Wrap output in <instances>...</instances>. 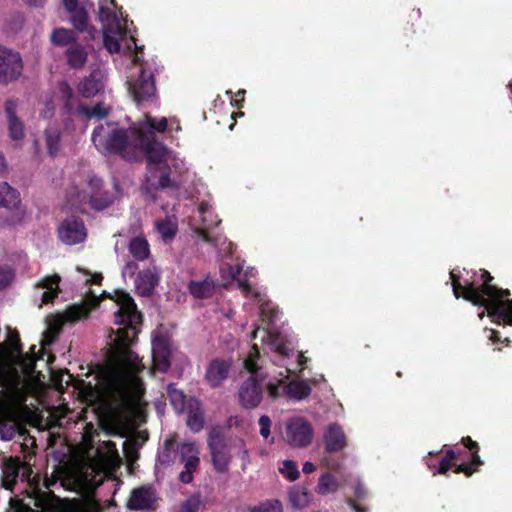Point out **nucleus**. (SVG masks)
<instances>
[{
    "instance_id": "603ef678",
    "label": "nucleus",
    "mask_w": 512,
    "mask_h": 512,
    "mask_svg": "<svg viewBox=\"0 0 512 512\" xmlns=\"http://www.w3.org/2000/svg\"><path fill=\"white\" fill-rule=\"evenodd\" d=\"M259 426H260V435L264 438V439H268L270 434H271V425H272V422H271V419L266 416V415H262L260 418H259Z\"/></svg>"
},
{
    "instance_id": "ddd939ff",
    "label": "nucleus",
    "mask_w": 512,
    "mask_h": 512,
    "mask_svg": "<svg viewBox=\"0 0 512 512\" xmlns=\"http://www.w3.org/2000/svg\"><path fill=\"white\" fill-rule=\"evenodd\" d=\"M99 301L100 298L97 294L90 291L85 298L84 304H74L69 306L63 313L48 316L46 320L47 328L41 340L42 347L49 346L53 343L64 324L74 323L87 317L90 308L97 306Z\"/></svg>"
},
{
    "instance_id": "49530a36",
    "label": "nucleus",
    "mask_w": 512,
    "mask_h": 512,
    "mask_svg": "<svg viewBox=\"0 0 512 512\" xmlns=\"http://www.w3.org/2000/svg\"><path fill=\"white\" fill-rule=\"evenodd\" d=\"M210 242H213L214 246L218 248V254L221 258H225L232 255L234 244L228 241L226 238H211Z\"/></svg>"
},
{
    "instance_id": "69168bd1",
    "label": "nucleus",
    "mask_w": 512,
    "mask_h": 512,
    "mask_svg": "<svg viewBox=\"0 0 512 512\" xmlns=\"http://www.w3.org/2000/svg\"><path fill=\"white\" fill-rule=\"evenodd\" d=\"M67 411V409H61L60 413L59 414H55V417H57L59 420L61 418H64L65 417V412Z\"/></svg>"
},
{
    "instance_id": "2f4dec72",
    "label": "nucleus",
    "mask_w": 512,
    "mask_h": 512,
    "mask_svg": "<svg viewBox=\"0 0 512 512\" xmlns=\"http://www.w3.org/2000/svg\"><path fill=\"white\" fill-rule=\"evenodd\" d=\"M187 426L193 432H199L204 427V415L200 402L195 398H189L187 409Z\"/></svg>"
},
{
    "instance_id": "f704fd0d",
    "label": "nucleus",
    "mask_w": 512,
    "mask_h": 512,
    "mask_svg": "<svg viewBox=\"0 0 512 512\" xmlns=\"http://www.w3.org/2000/svg\"><path fill=\"white\" fill-rule=\"evenodd\" d=\"M341 486V481L334 474L325 472L320 475L315 486V492L320 496H328L335 494Z\"/></svg>"
},
{
    "instance_id": "ea45409f",
    "label": "nucleus",
    "mask_w": 512,
    "mask_h": 512,
    "mask_svg": "<svg viewBox=\"0 0 512 512\" xmlns=\"http://www.w3.org/2000/svg\"><path fill=\"white\" fill-rule=\"evenodd\" d=\"M45 144L50 156H56L62 147L60 131L55 127H48L45 132Z\"/></svg>"
},
{
    "instance_id": "c756f323",
    "label": "nucleus",
    "mask_w": 512,
    "mask_h": 512,
    "mask_svg": "<svg viewBox=\"0 0 512 512\" xmlns=\"http://www.w3.org/2000/svg\"><path fill=\"white\" fill-rule=\"evenodd\" d=\"M103 89V76L98 70L91 72L78 84L79 93L85 98L94 97Z\"/></svg>"
},
{
    "instance_id": "5701e85b",
    "label": "nucleus",
    "mask_w": 512,
    "mask_h": 512,
    "mask_svg": "<svg viewBox=\"0 0 512 512\" xmlns=\"http://www.w3.org/2000/svg\"><path fill=\"white\" fill-rule=\"evenodd\" d=\"M6 127L9 138L19 143L25 138V125L19 117V106L14 100H7L4 104Z\"/></svg>"
},
{
    "instance_id": "e2e57ef3",
    "label": "nucleus",
    "mask_w": 512,
    "mask_h": 512,
    "mask_svg": "<svg viewBox=\"0 0 512 512\" xmlns=\"http://www.w3.org/2000/svg\"><path fill=\"white\" fill-rule=\"evenodd\" d=\"M490 335L489 339L493 342L497 341L499 339V333L496 330H489Z\"/></svg>"
},
{
    "instance_id": "bf43d9fd",
    "label": "nucleus",
    "mask_w": 512,
    "mask_h": 512,
    "mask_svg": "<svg viewBox=\"0 0 512 512\" xmlns=\"http://www.w3.org/2000/svg\"><path fill=\"white\" fill-rule=\"evenodd\" d=\"M315 470H316V466L312 462L306 461L303 464V472L305 474H310V473L314 472Z\"/></svg>"
},
{
    "instance_id": "2eb2a0df",
    "label": "nucleus",
    "mask_w": 512,
    "mask_h": 512,
    "mask_svg": "<svg viewBox=\"0 0 512 512\" xmlns=\"http://www.w3.org/2000/svg\"><path fill=\"white\" fill-rule=\"evenodd\" d=\"M0 208L9 211L4 220L8 227L23 225L27 219V209L22 203L20 192L6 181H0Z\"/></svg>"
},
{
    "instance_id": "c03bdc74",
    "label": "nucleus",
    "mask_w": 512,
    "mask_h": 512,
    "mask_svg": "<svg viewBox=\"0 0 512 512\" xmlns=\"http://www.w3.org/2000/svg\"><path fill=\"white\" fill-rule=\"evenodd\" d=\"M278 471L289 481L297 480L300 475L298 465L293 460H283L278 466Z\"/></svg>"
},
{
    "instance_id": "6e6552de",
    "label": "nucleus",
    "mask_w": 512,
    "mask_h": 512,
    "mask_svg": "<svg viewBox=\"0 0 512 512\" xmlns=\"http://www.w3.org/2000/svg\"><path fill=\"white\" fill-rule=\"evenodd\" d=\"M144 156L147 160V174L142 184V191L146 199L155 202L162 197L166 189L178 188V182L170 177L171 170L183 175L188 167L183 159L161 142L150 143Z\"/></svg>"
},
{
    "instance_id": "dca6fc26",
    "label": "nucleus",
    "mask_w": 512,
    "mask_h": 512,
    "mask_svg": "<svg viewBox=\"0 0 512 512\" xmlns=\"http://www.w3.org/2000/svg\"><path fill=\"white\" fill-rule=\"evenodd\" d=\"M282 436L291 447H307L313 439V427L306 418L291 416L284 421Z\"/></svg>"
},
{
    "instance_id": "864d4df0",
    "label": "nucleus",
    "mask_w": 512,
    "mask_h": 512,
    "mask_svg": "<svg viewBox=\"0 0 512 512\" xmlns=\"http://www.w3.org/2000/svg\"><path fill=\"white\" fill-rule=\"evenodd\" d=\"M134 445L135 444L130 442L129 440H126L123 443L124 454H125V457H126L127 461L130 464L135 462L137 460V458H138L137 451H136Z\"/></svg>"
},
{
    "instance_id": "0eeeda50",
    "label": "nucleus",
    "mask_w": 512,
    "mask_h": 512,
    "mask_svg": "<svg viewBox=\"0 0 512 512\" xmlns=\"http://www.w3.org/2000/svg\"><path fill=\"white\" fill-rule=\"evenodd\" d=\"M252 347L243 360L244 369L249 374L239 387L240 404L247 409L257 407L263 399L264 387L271 399L280 397L278 383L283 382L284 373L274 369L273 360L267 363L259 350L258 340H253Z\"/></svg>"
},
{
    "instance_id": "f8f14e48",
    "label": "nucleus",
    "mask_w": 512,
    "mask_h": 512,
    "mask_svg": "<svg viewBox=\"0 0 512 512\" xmlns=\"http://www.w3.org/2000/svg\"><path fill=\"white\" fill-rule=\"evenodd\" d=\"M115 195L104 189L103 181L94 174L75 177L66 194V205L70 209L85 211L86 206L95 210L108 207Z\"/></svg>"
},
{
    "instance_id": "bb28decb",
    "label": "nucleus",
    "mask_w": 512,
    "mask_h": 512,
    "mask_svg": "<svg viewBox=\"0 0 512 512\" xmlns=\"http://www.w3.org/2000/svg\"><path fill=\"white\" fill-rule=\"evenodd\" d=\"M159 281V273L155 266L140 271L134 281L135 290L141 296H149Z\"/></svg>"
},
{
    "instance_id": "f03ea898",
    "label": "nucleus",
    "mask_w": 512,
    "mask_h": 512,
    "mask_svg": "<svg viewBox=\"0 0 512 512\" xmlns=\"http://www.w3.org/2000/svg\"><path fill=\"white\" fill-rule=\"evenodd\" d=\"M112 299L117 306L114 322L118 328L109 336L112 345L109 361L98 368L95 383L84 385L80 394L84 402L98 410L140 417L146 403L138 373L144 366L129 346L138 334L141 313L124 291H115Z\"/></svg>"
},
{
    "instance_id": "9d476101",
    "label": "nucleus",
    "mask_w": 512,
    "mask_h": 512,
    "mask_svg": "<svg viewBox=\"0 0 512 512\" xmlns=\"http://www.w3.org/2000/svg\"><path fill=\"white\" fill-rule=\"evenodd\" d=\"M256 275L257 271L254 268L248 267L245 271H242L240 265H223L220 268V285L227 287L233 281L237 282L244 297L248 300L244 304L245 308L257 307L261 320V324L258 326L273 327L274 322L279 318L280 311L268 299L265 291L256 286L254 282Z\"/></svg>"
},
{
    "instance_id": "338daca9",
    "label": "nucleus",
    "mask_w": 512,
    "mask_h": 512,
    "mask_svg": "<svg viewBox=\"0 0 512 512\" xmlns=\"http://www.w3.org/2000/svg\"><path fill=\"white\" fill-rule=\"evenodd\" d=\"M66 375L68 377V379L66 380V383H69V381L71 380L72 376L70 374H68V373Z\"/></svg>"
},
{
    "instance_id": "0e129e2a",
    "label": "nucleus",
    "mask_w": 512,
    "mask_h": 512,
    "mask_svg": "<svg viewBox=\"0 0 512 512\" xmlns=\"http://www.w3.org/2000/svg\"><path fill=\"white\" fill-rule=\"evenodd\" d=\"M235 314V311L232 309V308H229L228 311L226 312H223V315L227 318V319H231Z\"/></svg>"
},
{
    "instance_id": "9b49d317",
    "label": "nucleus",
    "mask_w": 512,
    "mask_h": 512,
    "mask_svg": "<svg viewBox=\"0 0 512 512\" xmlns=\"http://www.w3.org/2000/svg\"><path fill=\"white\" fill-rule=\"evenodd\" d=\"M40 116L50 119L56 108H61L69 116H77L83 120L102 119L110 112V107L97 103L93 107L81 105L72 88L66 83H59L51 92L46 93L41 101Z\"/></svg>"
},
{
    "instance_id": "aec40b11",
    "label": "nucleus",
    "mask_w": 512,
    "mask_h": 512,
    "mask_svg": "<svg viewBox=\"0 0 512 512\" xmlns=\"http://www.w3.org/2000/svg\"><path fill=\"white\" fill-rule=\"evenodd\" d=\"M22 68L19 53L0 46V83L16 80L21 75Z\"/></svg>"
},
{
    "instance_id": "680f3d73",
    "label": "nucleus",
    "mask_w": 512,
    "mask_h": 512,
    "mask_svg": "<svg viewBox=\"0 0 512 512\" xmlns=\"http://www.w3.org/2000/svg\"><path fill=\"white\" fill-rule=\"evenodd\" d=\"M6 160L3 154L0 152V175L3 174L6 170Z\"/></svg>"
},
{
    "instance_id": "09e8293b",
    "label": "nucleus",
    "mask_w": 512,
    "mask_h": 512,
    "mask_svg": "<svg viewBox=\"0 0 512 512\" xmlns=\"http://www.w3.org/2000/svg\"><path fill=\"white\" fill-rule=\"evenodd\" d=\"M202 505L199 496H192L180 505L177 512H198Z\"/></svg>"
},
{
    "instance_id": "72a5a7b5",
    "label": "nucleus",
    "mask_w": 512,
    "mask_h": 512,
    "mask_svg": "<svg viewBox=\"0 0 512 512\" xmlns=\"http://www.w3.org/2000/svg\"><path fill=\"white\" fill-rule=\"evenodd\" d=\"M463 444L472 451L470 464L461 463L455 467V473H464L467 476L472 475L477 467L482 464V461L478 455V444L473 441L470 437L462 438Z\"/></svg>"
},
{
    "instance_id": "f257e3e1",
    "label": "nucleus",
    "mask_w": 512,
    "mask_h": 512,
    "mask_svg": "<svg viewBox=\"0 0 512 512\" xmlns=\"http://www.w3.org/2000/svg\"><path fill=\"white\" fill-rule=\"evenodd\" d=\"M120 458L116 445L102 442L96 449H89L73 456L56 470L57 481L69 491L81 496L79 499L62 500L50 493L42 492L31 479L32 470L18 458H8L2 464V487L12 490L16 479L27 482L28 502L11 498L10 506L16 512L30 509L31 505L41 512H100L101 505L94 496L95 489L119 467Z\"/></svg>"
},
{
    "instance_id": "f3484780",
    "label": "nucleus",
    "mask_w": 512,
    "mask_h": 512,
    "mask_svg": "<svg viewBox=\"0 0 512 512\" xmlns=\"http://www.w3.org/2000/svg\"><path fill=\"white\" fill-rule=\"evenodd\" d=\"M171 345L169 338L162 329H157L152 334V360L153 370L166 372L170 367Z\"/></svg>"
},
{
    "instance_id": "58836bf2",
    "label": "nucleus",
    "mask_w": 512,
    "mask_h": 512,
    "mask_svg": "<svg viewBox=\"0 0 512 512\" xmlns=\"http://www.w3.org/2000/svg\"><path fill=\"white\" fill-rule=\"evenodd\" d=\"M433 452H429L428 456L424 458V461L428 468L432 471L433 475L436 474H445L452 467L453 461L456 459V451L447 450L446 456L441 459L439 465H435L431 459Z\"/></svg>"
},
{
    "instance_id": "6e6d98bb",
    "label": "nucleus",
    "mask_w": 512,
    "mask_h": 512,
    "mask_svg": "<svg viewBox=\"0 0 512 512\" xmlns=\"http://www.w3.org/2000/svg\"><path fill=\"white\" fill-rule=\"evenodd\" d=\"M246 91L241 89L235 94V99L232 100V104L238 108L241 107L240 102L244 101Z\"/></svg>"
},
{
    "instance_id": "20e7f679",
    "label": "nucleus",
    "mask_w": 512,
    "mask_h": 512,
    "mask_svg": "<svg viewBox=\"0 0 512 512\" xmlns=\"http://www.w3.org/2000/svg\"><path fill=\"white\" fill-rule=\"evenodd\" d=\"M450 278L456 298L462 297L485 308L478 315L480 319L484 318L486 311L494 323L512 325V299H508L510 291L491 285L492 277L487 271H461L455 268L450 272Z\"/></svg>"
},
{
    "instance_id": "a18cd8bd",
    "label": "nucleus",
    "mask_w": 512,
    "mask_h": 512,
    "mask_svg": "<svg viewBox=\"0 0 512 512\" xmlns=\"http://www.w3.org/2000/svg\"><path fill=\"white\" fill-rule=\"evenodd\" d=\"M15 278V271L9 264H0V290L7 288Z\"/></svg>"
},
{
    "instance_id": "de8ad7c7",
    "label": "nucleus",
    "mask_w": 512,
    "mask_h": 512,
    "mask_svg": "<svg viewBox=\"0 0 512 512\" xmlns=\"http://www.w3.org/2000/svg\"><path fill=\"white\" fill-rule=\"evenodd\" d=\"M173 444L174 438H170L165 441L164 448L158 455V463L160 465H169L173 461Z\"/></svg>"
},
{
    "instance_id": "37998d69",
    "label": "nucleus",
    "mask_w": 512,
    "mask_h": 512,
    "mask_svg": "<svg viewBox=\"0 0 512 512\" xmlns=\"http://www.w3.org/2000/svg\"><path fill=\"white\" fill-rule=\"evenodd\" d=\"M76 39L75 33L72 30L66 28L55 29L51 35V41L55 45L65 46Z\"/></svg>"
},
{
    "instance_id": "4d7b16f0",
    "label": "nucleus",
    "mask_w": 512,
    "mask_h": 512,
    "mask_svg": "<svg viewBox=\"0 0 512 512\" xmlns=\"http://www.w3.org/2000/svg\"><path fill=\"white\" fill-rule=\"evenodd\" d=\"M62 3L64 5L66 11L73 10L76 6L79 5L78 0H62Z\"/></svg>"
},
{
    "instance_id": "a211bd4d",
    "label": "nucleus",
    "mask_w": 512,
    "mask_h": 512,
    "mask_svg": "<svg viewBox=\"0 0 512 512\" xmlns=\"http://www.w3.org/2000/svg\"><path fill=\"white\" fill-rule=\"evenodd\" d=\"M140 127L144 130L145 138H147L149 144L158 142L155 139L156 132L163 133L168 128L170 131H181L180 122L176 117L153 118L148 114H145L143 119L140 120Z\"/></svg>"
},
{
    "instance_id": "8fccbe9b",
    "label": "nucleus",
    "mask_w": 512,
    "mask_h": 512,
    "mask_svg": "<svg viewBox=\"0 0 512 512\" xmlns=\"http://www.w3.org/2000/svg\"><path fill=\"white\" fill-rule=\"evenodd\" d=\"M250 512H282V505L277 500H269L254 507Z\"/></svg>"
},
{
    "instance_id": "7c9ffc66",
    "label": "nucleus",
    "mask_w": 512,
    "mask_h": 512,
    "mask_svg": "<svg viewBox=\"0 0 512 512\" xmlns=\"http://www.w3.org/2000/svg\"><path fill=\"white\" fill-rule=\"evenodd\" d=\"M70 22L74 28L80 32L87 31L90 39H95L97 30L88 24V14L83 6H76L73 10H68Z\"/></svg>"
},
{
    "instance_id": "7ed1b4c3",
    "label": "nucleus",
    "mask_w": 512,
    "mask_h": 512,
    "mask_svg": "<svg viewBox=\"0 0 512 512\" xmlns=\"http://www.w3.org/2000/svg\"><path fill=\"white\" fill-rule=\"evenodd\" d=\"M98 5L104 47L111 54L122 53L131 60L126 81L130 95L138 104L153 101L156 96L153 65L142 59L143 47L136 44L133 23L115 0H99Z\"/></svg>"
},
{
    "instance_id": "c85d7f7f",
    "label": "nucleus",
    "mask_w": 512,
    "mask_h": 512,
    "mask_svg": "<svg viewBox=\"0 0 512 512\" xmlns=\"http://www.w3.org/2000/svg\"><path fill=\"white\" fill-rule=\"evenodd\" d=\"M188 291L195 299H207L214 295L218 288V284L210 275L203 279H194L188 283Z\"/></svg>"
},
{
    "instance_id": "393cba45",
    "label": "nucleus",
    "mask_w": 512,
    "mask_h": 512,
    "mask_svg": "<svg viewBox=\"0 0 512 512\" xmlns=\"http://www.w3.org/2000/svg\"><path fill=\"white\" fill-rule=\"evenodd\" d=\"M325 450L329 453L342 451L347 446V437L338 423L329 424L323 434Z\"/></svg>"
},
{
    "instance_id": "774afa93",
    "label": "nucleus",
    "mask_w": 512,
    "mask_h": 512,
    "mask_svg": "<svg viewBox=\"0 0 512 512\" xmlns=\"http://www.w3.org/2000/svg\"><path fill=\"white\" fill-rule=\"evenodd\" d=\"M161 208H162L164 211H166V210H167V207H166V206H164V205H161Z\"/></svg>"
},
{
    "instance_id": "c9c22d12",
    "label": "nucleus",
    "mask_w": 512,
    "mask_h": 512,
    "mask_svg": "<svg viewBox=\"0 0 512 512\" xmlns=\"http://www.w3.org/2000/svg\"><path fill=\"white\" fill-rule=\"evenodd\" d=\"M60 277L54 275L45 277L37 283V287L42 290L41 292V305L51 302L58 295V285Z\"/></svg>"
},
{
    "instance_id": "052dcab7",
    "label": "nucleus",
    "mask_w": 512,
    "mask_h": 512,
    "mask_svg": "<svg viewBox=\"0 0 512 512\" xmlns=\"http://www.w3.org/2000/svg\"><path fill=\"white\" fill-rule=\"evenodd\" d=\"M101 279H102V276L100 274H94V275H91V277L89 279H87L86 282L97 284L101 281Z\"/></svg>"
},
{
    "instance_id": "e433bc0d",
    "label": "nucleus",
    "mask_w": 512,
    "mask_h": 512,
    "mask_svg": "<svg viewBox=\"0 0 512 512\" xmlns=\"http://www.w3.org/2000/svg\"><path fill=\"white\" fill-rule=\"evenodd\" d=\"M155 230L164 242L173 240L178 230V223L175 215H169L164 219L155 221Z\"/></svg>"
},
{
    "instance_id": "a878e982",
    "label": "nucleus",
    "mask_w": 512,
    "mask_h": 512,
    "mask_svg": "<svg viewBox=\"0 0 512 512\" xmlns=\"http://www.w3.org/2000/svg\"><path fill=\"white\" fill-rule=\"evenodd\" d=\"M155 501L151 487L142 486L132 490L127 502V508L134 511L152 509Z\"/></svg>"
},
{
    "instance_id": "a19ab883",
    "label": "nucleus",
    "mask_w": 512,
    "mask_h": 512,
    "mask_svg": "<svg viewBox=\"0 0 512 512\" xmlns=\"http://www.w3.org/2000/svg\"><path fill=\"white\" fill-rule=\"evenodd\" d=\"M66 58L69 66L80 68L87 60V52L82 46L73 44L66 50Z\"/></svg>"
},
{
    "instance_id": "4468645a",
    "label": "nucleus",
    "mask_w": 512,
    "mask_h": 512,
    "mask_svg": "<svg viewBox=\"0 0 512 512\" xmlns=\"http://www.w3.org/2000/svg\"><path fill=\"white\" fill-rule=\"evenodd\" d=\"M34 349V346L31 347V354H22L17 339L13 341L11 348L0 344V382L26 373L28 366L29 370H35Z\"/></svg>"
},
{
    "instance_id": "39448f33",
    "label": "nucleus",
    "mask_w": 512,
    "mask_h": 512,
    "mask_svg": "<svg viewBox=\"0 0 512 512\" xmlns=\"http://www.w3.org/2000/svg\"><path fill=\"white\" fill-rule=\"evenodd\" d=\"M0 382V438L5 441L13 439L20 431L23 421L30 414L26 404L29 396H38L43 389L40 372L29 370Z\"/></svg>"
},
{
    "instance_id": "423d86ee",
    "label": "nucleus",
    "mask_w": 512,
    "mask_h": 512,
    "mask_svg": "<svg viewBox=\"0 0 512 512\" xmlns=\"http://www.w3.org/2000/svg\"><path fill=\"white\" fill-rule=\"evenodd\" d=\"M252 339L258 340L263 349H269L273 354V365L283 367L279 372L284 373L283 382L278 383L280 396L287 395L289 398L300 401L310 395L311 387L307 381L292 380L288 384L285 381L296 369L302 370L308 358L302 352H295L290 341L275 327L256 326L252 332Z\"/></svg>"
},
{
    "instance_id": "4c0bfd02",
    "label": "nucleus",
    "mask_w": 512,
    "mask_h": 512,
    "mask_svg": "<svg viewBox=\"0 0 512 512\" xmlns=\"http://www.w3.org/2000/svg\"><path fill=\"white\" fill-rule=\"evenodd\" d=\"M128 249L130 254L138 261H143L150 257V245L144 236L131 238Z\"/></svg>"
},
{
    "instance_id": "3c124183",
    "label": "nucleus",
    "mask_w": 512,
    "mask_h": 512,
    "mask_svg": "<svg viewBox=\"0 0 512 512\" xmlns=\"http://www.w3.org/2000/svg\"><path fill=\"white\" fill-rule=\"evenodd\" d=\"M351 486H352V488L354 490V494H355L356 499L364 500V499L367 498L368 492H367V489H366V487L364 486V484L362 483L361 480L354 479L351 482Z\"/></svg>"
},
{
    "instance_id": "13d9d810",
    "label": "nucleus",
    "mask_w": 512,
    "mask_h": 512,
    "mask_svg": "<svg viewBox=\"0 0 512 512\" xmlns=\"http://www.w3.org/2000/svg\"><path fill=\"white\" fill-rule=\"evenodd\" d=\"M346 503L355 511V512H366V510L355 503V501L351 498L346 499Z\"/></svg>"
},
{
    "instance_id": "5fc2aeb1",
    "label": "nucleus",
    "mask_w": 512,
    "mask_h": 512,
    "mask_svg": "<svg viewBox=\"0 0 512 512\" xmlns=\"http://www.w3.org/2000/svg\"><path fill=\"white\" fill-rule=\"evenodd\" d=\"M138 270V265L135 261H129L122 269V276L126 280L128 277L132 278L135 276Z\"/></svg>"
},
{
    "instance_id": "4be33fe9",
    "label": "nucleus",
    "mask_w": 512,
    "mask_h": 512,
    "mask_svg": "<svg viewBox=\"0 0 512 512\" xmlns=\"http://www.w3.org/2000/svg\"><path fill=\"white\" fill-rule=\"evenodd\" d=\"M180 461L184 464L185 470L179 475L181 482L188 484L193 480V472L199 465V449L194 442H184L179 447Z\"/></svg>"
},
{
    "instance_id": "cd10ccee",
    "label": "nucleus",
    "mask_w": 512,
    "mask_h": 512,
    "mask_svg": "<svg viewBox=\"0 0 512 512\" xmlns=\"http://www.w3.org/2000/svg\"><path fill=\"white\" fill-rule=\"evenodd\" d=\"M231 361L224 359H214L210 362L205 379L211 387H218L228 377Z\"/></svg>"
},
{
    "instance_id": "79ce46f5",
    "label": "nucleus",
    "mask_w": 512,
    "mask_h": 512,
    "mask_svg": "<svg viewBox=\"0 0 512 512\" xmlns=\"http://www.w3.org/2000/svg\"><path fill=\"white\" fill-rule=\"evenodd\" d=\"M169 400L177 413H182L187 409L188 400L184 393L177 389L175 385L170 384L167 388Z\"/></svg>"
},
{
    "instance_id": "6ab92c4d",
    "label": "nucleus",
    "mask_w": 512,
    "mask_h": 512,
    "mask_svg": "<svg viewBox=\"0 0 512 512\" xmlns=\"http://www.w3.org/2000/svg\"><path fill=\"white\" fill-rule=\"evenodd\" d=\"M208 445L211 450L214 468L218 472L226 471L231 460V455L218 429H212L209 432Z\"/></svg>"
},
{
    "instance_id": "473e14b6",
    "label": "nucleus",
    "mask_w": 512,
    "mask_h": 512,
    "mask_svg": "<svg viewBox=\"0 0 512 512\" xmlns=\"http://www.w3.org/2000/svg\"><path fill=\"white\" fill-rule=\"evenodd\" d=\"M313 497L310 491L302 485H293L288 490V501L295 510H302L309 506Z\"/></svg>"
},
{
    "instance_id": "b1692460",
    "label": "nucleus",
    "mask_w": 512,
    "mask_h": 512,
    "mask_svg": "<svg viewBox=\"0 0 512 512\" xmlns=\"http://www.w3.org/2000/svg\"><path fill=\"white\" fill-rule=\"evenodd\" d=\"M60 240L67 245H75L83 242L87 237L84 223L74 217L65 219L58 227Z\"/></svg>"
},
{
    "instance_id": "1a4fd4ad",
    "label": "nucleus",
    "mask_w": 512,
    "mask_h": 512,
    "mask_svg": "<svg viewBox=\"0 0 512 512\" xmlns=\"http://www.w3.org/2000/svg\"><path fill=\"white\" fill-rule=\"evenodd\" d=\"M92 141L102 154H119L128 160L143 157L149 145L140 120L128 130L114 122L100 124L93 131Z\"/></svg>"
},
{
    "instance_id": "412c9836",
    "label": "nucleus",
    "mask_w": 512,
    "mask_h": 512,
    "mask_svg": "<svg viewBox=\"0 0 512 512\" xmlns=\"http://www.w3.org/2000/svg\"><path fill=\"white\" fill-rule=\"evenodd\" d=\"M197 214L201 220V224H198L196 218H194L191 227L200 240L210 242L211 236L208 234V230L217 226L220 220L208 202L200 203Z\"/></svg>"
}]
</instances>
